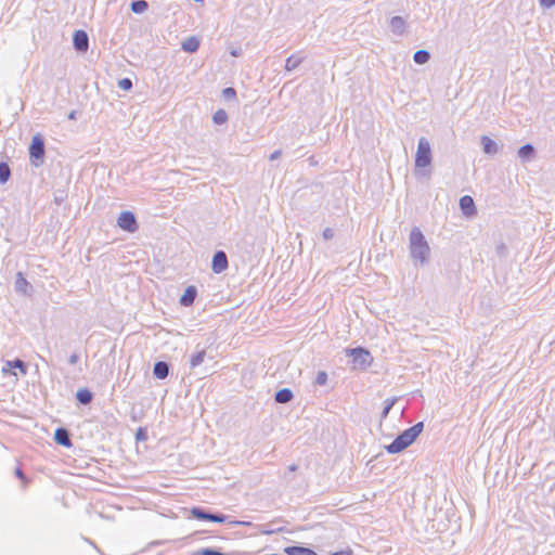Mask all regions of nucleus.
Segmentation results:
<instances>
[{
    "label": "nucleus",
    "instance_id": "nucleus-1",
    "mask_svg": "<svg viewBox=\"0 0 555 555\" xmlns=\"http://www.w3.org/2000/svg\"><path fill=\"white\" fill-rule=\"evenodd\" d=\"M409 250L412 260L420 266L428 263L430 256L429 245L420 228L414 227L409 236Z\"/></svg>",
    "mask_w": 555,
    "mask_h": 555
},
{
    "label": "nucleus",
    "instance_id": "nucleus-2",
    "mask_svg": "<svg viewBox=\"0 0 555 555\" xmlns=\"http://www.w3.org/2000/svg\"><path fill=\"white\" fill-rule=\"evenodd\" d=\"M423 429L424 423L418 422L412 427L403 430L399 436L395 438V440L390 444L386 446V451L389 454H396L403 451L416 440V438L421 435Z\"/></svg>",
    "mask_w": 555,
    "mask_h": 555
},
{
    "label": "nucleus",
    "instance_id": "nucleus-3",
    "mask_svg": "<svg viewBox=\"0 0 555 555\" xmlns=\"http://www.w3.org/2000/svg\"><path fill=\"white\" fill-rule=\"evenodd\" d=\"M433 160L430 143L426 138H421L415 154V173L424 175L422 169L430 166Z\"/></svg>",
    "mask_w": 555,
    "mask_h": 555
},
{
    "label": "nucleus",
    "instance_id": "nucleus-4",
    "mask_svg": "<svg viewBox=\"0 0 555 555\" xmlns=\"http://www.w3.org/2000/svg\"><path fill=\"white\" fill-rule=\"evenodd\" d=\"M44 141L40 134H36L31 139V143L29 146V157L30 162L35 167H39L43 164L44 160Z\"/></svg>",
    "mask_w": 555,
    "mask_h": 555
},
{
    "label": "nucleus",
    "instance_id": "nucleus-5",
    "mask_svg": "<svg viewBox=\"0 0 555 555\" xmlns=\"http://www.w3.org/2000/svg\"><path fill=\"white\" fill-rule=\"evenodd\" d=\"M346 354L352 358V362L356 369H366L373 361L370 351L362 347L347 348Z\"/></svg>",
    "mask_w": 555,
    "mask_h": 555
},
{
    "label": "nucleus",
    "instance_id": "nucleus-6",
    "mask_svg": "<svg viewBox=\"0 0 555 555\" xmlns=\"http://www.w3.org/2000/svg\"><path fill=\"white\" fill-rule=\"evenodd\" d=\"M191 515L198 520L205 521H214V522H224L227 520V516L219 513H211L202 507H193L191 509Z\"/></svg>",
    "mask_w": 555,
    "mask_h": 555
},
{
    "label": "nucleus",
    "instance_id": "nucleus-7",
    "mask_svg": "<svg viewBox=\"0 0 555 555\" xmlns=\"http://www.w3.org/2000/svg\"><path fill=\"white\" fill-rule=\"evenodd\" d=\"M117 224L130 233L135 232L138 229L135 216L131 211H122L117 219Z\"/></svg>",
    "mask_w": 555,
    "mask_h": 555
},
{
    "label": "nucleus",
    "instance_id": "nucleus-8",
    "mask_svg": "<svg viewBox=\"0 0 555 555\" xmlns=\"http://www.w3.org/2000/svg\"><path fill=\"white\" fill-rule=\"evenodd\" d=\"M228 257L224 251L218 250L212 257L211 269L215 273L219 274L228 268Z\"/></svg>",
    "mask_w": 555,
    "mask_h": 555
},
{
    "label": "nucleus",
    "instance_id": "nucleus-9",
    "mask_svg": "<svg viewBox=\"0 0 555 555\" xmlns=\"http://www.w3.org/2000/svg\"><path fill=\"white\" fill-rule=\"evenodd\" d=\"M73 42L75 49L79 52H86L89 48V37L85 30H76Z\"/></svg>",
    "mask_w": 555,
    "mask_h": 555
},
{
    "label": "nucleus",
    "instance_id": "nucleus-10",
    "mask_svg": "<svg viewBox=\"0 0 555 555\" xmlns=\"http://www.w3.org/2000/svg\"><path fill=\"white\" fill-rule=\"evenodd\" d=\"M460 208L464 216L473 217L477 214L474 199L469 195H464L460 198Z\"/></svg>",
    "mask_w": 555,
    "mask_h": 555
},
{
    "label": "nucleus",
    "instance_id": "nucleus-11",
    "mask_svg": "<svg viewBox=\"0 0 555 555\" xmlns=\"http://www.w3.org/2000/svg\"><path fill=\"white\" fill-rule=\"evenodd\" d=\"M196 296H197L196 287L193 285H190L185 288L184 294L181 296L180 304L184 307H190L193 305Z\"/></svg>",
    "mask_w": 555,
    "mask_h": 555
},
{
    "label": "nucleus",
    "instance_id": "nucleus-12",
    "mask_svg": "<svg viewBox=\"0 0 555 555\" xmlns=\"http://www.w3.org/2000/svg\"><path fill=\"white\" fill-rule=\"evenodd\" d=\"M406 23L401 16H393L390 20V29L397 36H402L405 33Z\"/></svg>",
    "mask_w": 555,
    "mask_h": 555
},
{
    "label": "nucleus",
    "instance_id": "nucleus-13",
    "mask_svg": "<svg viewBox=\"0 0 555 555\" xmlns=\"http://www.w3.org/2000/svg\"><path fill=\"white\" fill-rule=\"evenodd\" d=\"M54 439L55 441L66 448L72 447V440L70 436L67 429L65 428H57L54 433Z\"/></svg>",
    "mask_w": 555,
    "mask_h": 555
},
{
    "label": "nucleus",
    "instance_id": "nucleus-14",
    "mask_svg": "<svg viewBox=\"0 0 555 555\" xmlns=\"http://www.w3.org/2000/svg\"><path fill=\"white\" fill-rule=\"evenodd\" d=\"M482 150L487 155H495L499 152V145L487 135L481 137Z\"/></svg>",
    "mask_w": 555,
    "mask_h": 555
},
{
    "label": "nucleus",
    "instance_id": "nucleus-15",
    "mask_svg": "<svg viewBox=\"0 0 555 555\" xmlns=\"http://www.w3.org/2000/svg\"><path fill=\"white\" fill-rule=\"evenodd\" d=\"M153 374L156 378L165 379L169 374V364L165 361H158L154 364Z\"/></svg>",
    "mask_w": 555,
    "mask_h": 555
},
{
    "label": "nucleus",
    "instance_id": "nucleus-16",
    "mask_svg": "<svg viewBox=\"0 0 555 555\" xmlns=\"http://www.w3.org/2000/svg\"><path fill=\"white\" fill-rule=\"evenodd\" d=\"M207 358V352L205 349L197 350L190 357V369L194 370L201 364L204 363L205 359Z\"/></svg>",
    "mask_w": 555,
    "mask_h": 555
},
{
    "label": "nucleus",
    "instance_id": "nucleus-17",
    "mask_svg": "<svg viewBox=\"0 0 555 555\" xmlns=\"http://www.w3.org/2000/svg\"><path fill=\"white\" fill-rule=\"evenodd\" d=\"M287 555H318L313 550L305 546L292 545L284 548Z\"/></svg>",
    "mask_w": 555,
    "mask_h": 555
},
{
    "label": "nucleus",
    "instance_id": "nucleus-18",
    "mask_svg": "<svg viewBox=\"0 0 555 555\" xmlns=\"http://www.w3.org/2000/svg\"><path fill=\"white\" fill-rule=\"evenodd\" d=\"M534 154V147L532 144H525L518 150V157L522 162H528L532 158Z\"/></svg>",
    "mask_w": 555,
    "mask_h": 555
},
{
    "label": "nucleus",
    "instance_id": "nucleus-19",
    "mask_svg": "<svg viewBox=\"0 0 555 555\" xmlns=\"http://www.w3.org/2000/svg\"><path fill=\"white\" fill-rule=\"evenodd\" d=\"M274 399L278 403H287L293 399V392L288 388H282L276 391Z\"/></svg>",
    "mask_w": 555,
    "mask_h": 555
},
{
    "label": "nucleus",
    "instance_id": "nucleus-20",
    "mask_svg": "<svg viewBox=\"0 0 555 555\" xmlns=\"http://www.w3.org/2000/svg\"><path fill=\"white\" fill-rule=\"evenodd\" d=\"M199 41L196 37H189L186 40L182 42V49L185 52L194 53L198 50Z\"/></svg>",
    "mask_w": 555,
    "mask_h": 555
},
{
    "label": "nucleus",
    "instance_id": "nucleus-21",
    "mask_svg": "<svg viewBox=\"0 0 555 555\" xmlns=\"http://www.w3.org/2000/svg\"><path fill=\"white\" fill-rule=\"evenodd\" d=\"M304 61V57L301 56H298L296 54H292L291 56H288L286 59V62H285V69L287 72H292L294 69H296Z\"/></svg>",
    "mask_w": 555,
    "mask_h": 555
},
{
    "label": "nucleus",
    "instance_id": "nucleus-22",
    "mask_svg": "<svg viewBox=\"0 0 555 555\" xmlns=\"http://www.w3.org/2000/svg\"><path fill=\"white\" fill-rule=\"evenodd\" d=\"M30 287L28 281L23 276V274L20 272L17 273L16 281H15V289L18 293L26 294L27 289Z\"/></svg>",
    "mask_w": 555,
    "mask_h": 555
},
{
    "label": "nucleus",
    "instance_id": "nucleus-23",
    "mask_svg": "<svg viewBox=\"0 0 555 555\" xmlns=\"http://www.w3.org/2000/svg\"><path fill=\"white\" fill-rule=\"evenodd\" d=\"M76 398L81 404L86 405L92 401L93 395L89 389L82 388L77 391Z\"/></svg>",
    "mask_w": 555,
    "mask_h": 555
},
{
    "label": "nucleus",
    "instance_id": "nucleus-24",
    "mask_svg": "<svg viewBox=\"0 0 555 555\" xmlns=\"http://www.w3.org/2000/svg\"><path fill=\"white\" fill-rule=\"evenodd\" d=\"M430 54L427 50H418L414 53L413 60L416 64H425L429 61Z\"/></svg>",
    "mask_w": 555,
    "mask_h": 555
},
{
    "label": "nucleus",
    "instance_id": "nucleus-25",
    "mask_svg": "<svg viewBox=\"0 0 555 555\" xmlns=\"http://www.w3.org/2000/svg\"><path fill=\"white\" fill-rule=\"evenodd\" d=\"M149 8L145 0H135L131 2V11L135 14L144 13Z\"/></svg>",
    "mask_w": 555,
    "mask_h": 555
},
{
    "label": "nucleus",
    "instance_id": "nucleus-26",
    "mask_svg": "<svg viewBox=\"0 0 555 555\" xmlns=\"http://www.w3.org/2000/svg\"><path fill=\"white\" fill-rule=\"evenodd\" d=\"M10 176H11V169H10L9 165L4 162H1L0 163V183L4 184L5 182H8V180L10 179Z\"/></svg>",
    "mask_w": 555,
    "mask_h": 555
},
{
    "label": "nucleus",
    "instance_id": "nucleus-27",
    "mask_svg": "<svg viewBox=\"0 0 555 555\" xmlns=\"http://www.w3.org/2000/svg\"><path fill=\"white\" fill-rule=\"evenodd\" d=\"M7 365L9 367L18 369L22 375H26L27 374V366L24 363V361H22L21 359H15L13 361H8Z\"/></svg>",
    "mask_w": 555,
    "mask_h": 555
},
{
    "label": "nucleus",
    "instance_id": "nucleus-28",
    "mask_svg": "<svg viewBox=\"0 0 555 555\" xmlns=\"http://www.w3.org/2000/svg\"><path fill=\"white\" fill-rule=\"evenodd\" d=\"M212 120L216 125H223L228 120V114L224 109H218L214 116Z\"/></svg>",
    "mask_w": 555,
    "mask_h": 555
},
{
    "label": "nucleus",
    "instance_id": "nucleus-29",
    "mask_svg": "<svg viewBox=\"0 0 555 555\" xmlns=\"http://www.w3.org/2000/svg\"><path fill=\"white\" fill-rule=\"evenodd\" d=\"M395 402H396L395 398L387 399L385 401V405H384V409H383L382 414H380L382 420H385L388 416V414H389L390 410L392 409Z\"/></svg>",
    "mask_w": 555,
    "mask_h": 555
},
{
    "label": "nucleus",
    "instance_id": "nucleus-30",
    "mask_svg": "<svg viewBox=\"0 0 555 555\" xmlns=\"http://www.w3.org/2000/svg\"><path fill=\"white\" fill-rule=\"evenodd\" d=\"M118 86L122 90H130L132 88V81L129 78H124V79L119 80Z\"/></svg>",
    "mask_w": 555,
    "mask_h": 555
},
{
    "label": "nucleus",
    "instance_id": "nucleus-31",
    "mask_svg": "<svg viewBox=\"0 0 555 555\" xmlns=\"http://www.w3.org/2000/svg\"><path fill=\"white\" fill-rule=\"evenodd\" d=\"M322 236L325 241H330L334 237V230L331 228H325L322 232Z\"/></svg>",
    "mask_w": 555,
    "mask_h": 555
},
{
    "label": "nucleus",
    "instance_id": "nucleus-32",
    "mask_svg": "<svg viewBox=\"0 0 555 555\" xmlns=\"http://www.w3.org/2000/svg\"><path fill=\"white\" fill-rule=\"evenodd\" d=\"M326 379H327V375L325 372H320L317 376V383L319 385H323L326 383Z\"/></svg>",
    "mask_w": 555,
    "mask_h": 555
},
{
    "label": "nucleus",
    "instance_id": "nucleus-33",
    "mask_svg": "<svg viewBox=\"0 0 555 555\" xmlns=\"http://www.w3.org/2000/svg\"><path fill=\"white\" fill-rule=\"evenodd\" d=\"M540 5L545 9H550L555 5V0H539Z\"/></svg>",
    "mask_w": 555,
    "mask_h": 555
},
{
    "label": "nucleus",
    "instance_id": "nucleus-34",
    "mask_svg": "<svg viewBox=\"0 0 555 555\" xmlns=\"http://www.w3.org/2000/svg\"><path fill=\"white\" fill-rule=\"evenodd\" d=\"M223 94H224V96H225L227 99H229V98H234V96H235V94H236V92H235V90H234L233 88H231V87H230V88H225V89L223 90Z\"/></svg>",
    "mask_w": 555,
    "mask_h": 555
},
{
    "label": "nucleus",
    "instance_id": "nucleus-35",
    "mask_svg": "<svg viewBox=\"0 0 555 555\" xmlns=\"http://www.w3.org/2000/svg\"><path fill=\"white\" fill-rule=\"evenodd\" d=\"M79 361V354L77 352H74L69 356L68 363L70 365H75Z\"/></svg>",
    "mask_w": 555,
    "mask_h": 555
},
{
    "label": "nucleus",
    "instance_id": "nucleus-36",
    "mask_svg": "<svg viewBox=\"0 0 555 555\" xmlns=\"http://www.w3.org/2000/svg\"><path fill=\"white\" fill-rule=\"evenodd\" d=\"M281 155H282V151H281V150H276V151H274L273 153H271V154H270L269 159H270V160H275V159H278Z\"/></svg>",
    "mask_w": 555,
    "mask_h": 555
},
{
    "label": "nucleus",
    "instance_id": "nucleus-37",
    "mask_svg": "<svg viewBox=\"0 0 555 555\" xmlns=\"http://www.w3.org/2000/svg\"><path fill=\"white\" fill-rule=\"evenodd\" d=\"M15 476L17 478H20L21 480H23V481L26 480V477H25L23 470L21 468H18V467L15 469Z\"/></svg>",
    "mask_w": 555,
    "mask_h": 555
},
{
    "label": "nucleus",
    "instance_id": "nucleus-38",
    "mask_svg": "<svg viewBox=\"0 0 555 555\" xmlns=\"http://www.w3.org/2000/svg\"><path fill=\"white\" fill-rule=\"evenodd\" d=\"M135 437H137L138 440L145 439V431L142 428H139L138 431H137Z\"/></svg>",
    "mask_w": 555,
    "mask_h": 555
},
{
    "label": "nucleus",
    "instance_id": "nucleus-39",
    "mask_svg": "<svg viewBox=\"0 0 555 555\" xmlns=\"http://www.w3.org/2000/svg\"><path fill=\"white\" fill-rule=\"evenodd\" d=\"M351 554H352V552L350 550H341V551L334 552L331 555H351Z\"/></svg>",
    "mask_w": 555,
    "mask_h": 555
},
{
    "label": "nucleus",
    "instance_id": "nucleus-40",
    "mask_svg": "<svg viewBox=\"0 0 555 555\" xmlns=\"http://www.w3.org/2000/svg\"><path fill=\"white\" fill-rule=\"evenodd\" d=\"M240 54H241V52L238 50L231 51V55H233V56H238Z\"/></svg>",
    "mask_w": 555,
    "mask_h": 555
},
{
    "label": "nucleus",
    "instance_id": "nucleus-41",
    "mask_svg": "<svg viewBox=\"0 0 555 555\" xmlns=\"http://www.w3.org/2000/svg\"><path fill=\"white\" fill-rule=\"evenodd\" d=\"M296 469H297V466H296V465H291V466L288 467V470H289V472H295Z\"/></svg>",
    "mask_w": 555,
    "mask_h": 555
},
{
    "label": "nucleus",
    "instance_id": "nucleus-42",
    "mask_svg": "<svg viewBox=\"0 0 555 555\" xmlns=\"http://www.w3.org/2000/svg\"><path fill=\"white\" fill-rule=\"evenodd\" d=\"M232 524H235V525H244L245 522H244V521H232Z\"/></svg>",
    "mask_w": 555,
    "mask_h": 555
},
{
    "label": "nucleus",
    "instance_id": "nucleus-43",
    "mask_svg": "<svg viewBox=\"0 0 555 555\" xmlns=\"http://www.w3.org/2000/svg\"><path fill=\"white\" fill-rule=\"evenodd\" d=\"M74 114H75V113H74V112H72V113L69 114V116H68V117H69L70 119H73V118H74Z\"/></svg>",
    "mask_w": 555,
    "mask_h": 555
}]
</instances>
